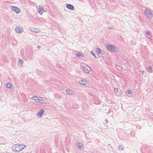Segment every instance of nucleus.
<instances>
[{"instance_id":"4be33fe9","label":"nucleus","mask_w":153,"mask_h":153,"mask_svg":"<svg viewBox=\"0 0 153 153\" xmlns=\"http://www.w3.org/2000/svg\"><path fill=\"white\" fill-rule=\"evenodd\" d=\"M91 53L94 56V57L95 58H96V56L95 54H94V53H93L92 51H91Z\"/></svg>"},{"instance_id":"f3484780","label":"nucleus","mask_w":153,"mask_h":153,"mask_svg":"<svg viewBox=\"0 0 153 153\" xmlns=\"http://www.w3.org/2000/svg\"><path fill=\"white\" fill-rule=\"evenodd\" d=\"M82 54L80 53H77V54H76V56H77L78 57H80L81 56H82Z\"/></svg>"},{"instance_id":"aec40b11","label":"nucleus","mask_w":153,"mask_h":153,"mask_svg":"<svg viewBox=\"0 0 153 153\" xmlns=\"http://www.w3.org/2000/svg\"><path fill=\"white\" fill-rule=\"evenodd\" d=\"M152 69V68L151 66H149L148 68V69L149 71H151Z\"/></svg>"},{"instance_id":"9b49d317","label":"nucleus","mask_w":153,"mask_h":153,"mask_svg":"<svg viewBox=\"0 0 153 153\" xmlns=\"http://www.w3.org/2000/svg\"><path fill=\"white\" fill-rule=\"evenodd\" d=\"M76 145L79 149H80L81 147L82 146V144L80 143H76Z\"/></svg>"},{"instance_id":"dca6fc26","label":"nucleus","mask_w":153,"mask_h":153,"mask_svg":"<svg viewBox=\"0 0 153 153\" xmlns=\"http://www.w3.org/2000/svg\"><path fill=\"white\" fill-rule=\"evenodd\" d=\"M96 52L100 54L101 53V50L99 48H97L96 50Z\"/></svg>"},{"instance_id":"2eb2a0df","label":"nucleus","mask_w":153,"mask_h":153,"mask_svg":"<svg viewBox=\"0 0 153 153\" xmlns=\"http://www.w3.org/2000/svg\"><path fill=\"white\" fill-rule=\"evenodd\" d=\"M43 10V7H40L39 8H38V11L39 13L41 12Z\"/></svg>"},{"instance_id":"1a4fd4ad","label":"nucleus","mask_w":153,"mask_h":153,"mask_svg":"<svg viewBox=\"0 0 153 153\" xmlns=\"http://www.w3.org/2000/svg\"><path fill=\"white\" fill-rule=\"evenodd\" d=\"M44 110H41L37 114V116H39L40 117H42V115L43 114V113H44Z\"/></svg>"},{"instance_id":"39448f33","label":"nucleus","mask_w":153,"mask_h":153,"mask_svg":"<svg viewBox=\"0 0 153 153\" xmlns=\"http://www.w3.org/2000/svg\"><path fill=\"white\" fill-rule=\"evenodd\" d=\"M145 12L146 15L149 18H151L152 17V13L148 10H146Z\"/></svg>"},{"instance_id":"4468645a","label":"nucleus","mask_w":153,"mask_h":153,"mask_svg":"<svg viewBox=\"0 0 153 153\" xmlns=\"http://www.w3.org/2000/svg\"><path fill=\"white\" fill-rule=\"evenodd\" d=\"M66 92L69 94H73L72 91L69 89L67 90H66Z\"/></svg>"},{"instance_id":"f03ea898","label":"nucleus","mask_w":153,"mask_h":153,"mask_svg":"<svg viewBox=\"0 0 153 153\" xmlns=\"http://www.w3.org/2000/svg\"><path fill=\"white\" fill-rule=\"evenodd\" d=\"M32 98L35 100L36 102L41 103H43V100L42 98H39L36 96H33L32 97Z\"/></svg>"},{"instance_id":"9d476101","label":"nucleus","mask_w":153,"mask_h":153,"mask_svg":"<svg viewBox=\"0 0 153 153\" xmlns=\"http://www.w3.org/2000/svg\"><path fill=\"white\" fill-rule=\"evenodd\" d=\"M79 83L81 85H85L87 84V82L85 80H82L79 81Z\"/></svg>"},{"instance_id":"6e6552de","label":"nucleus","mask_w":153,"mask_h":153,"mask_svg":"<svg viewBox=\"0 0 153 153\" xmlns=\"http://www.w3.org/2000/svg\"><path fill=\"white\" fill-rule=\"evenodd\" d=\"M66 7L68 9L70 10H73L74 8V6L70 4H68L66 5Z\"/></svg>"},{"instance_id":"20e7f679","label":"nucleus","mask_w":153,"mask_h":153,"mask_svg":"<svg viewBox=\"0 0 153 153\" xmlns=\"http://www.w3.org/2000/svg\"><path fill=\"white\" fill-rule=\"evenodd\" d=\"M16 32L18 33H21L23 31V29L22 27L17 26L15 28Z\"/></svg>"},{"instance_id":"7ed1b4c3","label":"nucleus","mask_w":153,"mask_h":153,"mask_svg":"<svg viewBox=\"0 0 153 153\" xmlns=\"http://www.w3.org/2000/svg\"><path fill=\"white\" fill-rule=\"evenodd\" d=\"M82 68L83 71L86 73H89L91 71V69L88 66L86 65Z\"/></svg>"},{"instance_id":"6ab92c4d","label":"nucleus","mask_w":153,"mask_h":153,"mask_svg":"<svg viewBox=\"0 0 153 153\" xmlns=\"http://www.w3.org/2000/svg\"><path fill=\"white\" fill-rule=\"evenodd\" d=\"M131 92L130 90H128L127 91V93L129 94H131Z\"/></svg>"},{"instance_id":"0eeeda50","label":"nucleus","mask_w":153,"mask_h":153,"mask_svg":"<svg viewBox=\"0 0 153 153\" xmlns=\"http://www.w3.org/2000/svg\"><path fill=\"white\" fill-rule=\"evenodd\" d=\"M12 8L14 11L16 12L17 13H20V10L18 8L15 7H12Z\"/></svg>"},{"instance_id":"a211bd4d","label":"nucleus","mask_w":153,"mask_h":153,"mask_svg":"<svg viewBox=\"0 0 153 153\" xmlns=\"http://www.w3.org/2000/svg\"><path fill=\"white\" fill-rule=\"evenodd\" d=\"M19 64L22 65L23 63V61L22 60H21V59H19Z\"/></svg>"},{"instance_id":"423d86ee","label":"nucleus","mask_w":153,"mask_h":153,"mask_svg":"<svg viewBox=\"0 0 153 153\" xmlns=\"http://www.w3.org/2000/svg\"><path fill=\"white\" fill-rule=\"evenodd\" d=\"M107 48L111 51H114L115 50V47L112 45H108L107 47Z\"/></svg>"},{"instance_id":"f257e3e1","label":"nucleus","mask_w":153,"mask_h":153,"mask_svg":"<svg viewBox=\"0 0 153 153\" xmlns=\"http://www.w3.org/2000/svg\"><path fill=\"white\" fill-rule=\"evenodd\" d=\"M26 146L24 145H15L13 147V150L15 152H20L25 148Z\"/></svg>"},{"instance_id":"5701e85b","label":"nucleus","mask_w":153,"mask_h":153,"mask_svg":"<svg viewBox=\"0 0 153 153\" xmlns=\"http://www.w3.org/2000/svg\"><path fill=\"white\" fill-rule=\"evenodd\" d=\"M147 33L148 34H149V33L148 32V31H147Z\"/></svg>"},{"instance_id":"f8f14e48","label":"nucleus","mask_w":153,"mask_h":153,"mask_svg":"<svg viewBox=\"0 0 153 153\" xmlns=\"http://www.w3.org/2000/svg\"><path fill=\"white\" fill-rule=\"evenodd\" d=\"M6 86L8 88H12V85L10 83H8L7 84Z\"/></svg>"},{"instance_id":"ddd939ff","label":"nucleus","mask_w":153,"mask_h":153,"mask_svg":"<svg viewBox=\"0 0 153 153\" xmlns=\"http://www.w3.org/2000/svg\"><path fill=\"white\" fill-rule=\"evenodd\" d=\"M31 30L32 31L35 32L36 33H38L40 31V30H39L36 29H32Z\"/></svg>"},{"instance_id":"412c9836","label":"nucleus","mask_w":153,"mask_h":153,"mask_svg":"<svg viewBox=\"0 0 153 153\" xmlns=\"http://www.w3.org/2000/svg\"><path fill=\"white\" fill-rule=\"evenodd\" d=\"M114 90L115 92H118V89L117 88H115Z\"/></svg>"}]
</instances>
